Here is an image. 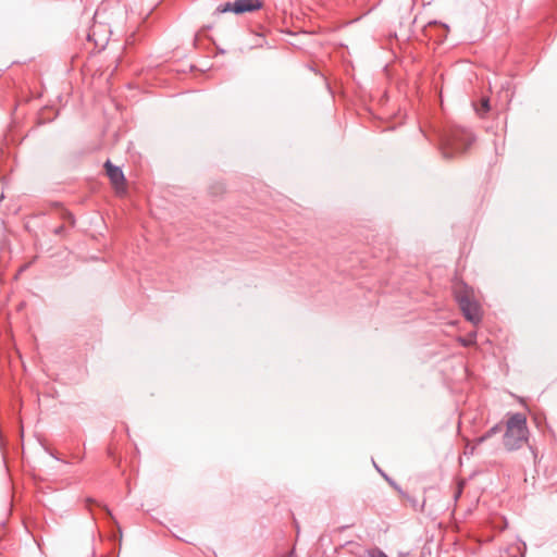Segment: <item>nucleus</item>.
Instances as JSON below:
<instances>
[{"mask_svg":"<svg viewBox=\"0 0 557 557\" xmlns=\"http://www.w3.org/2000/svg\"><path fill=\"white\" fill-rule=\"evenodd\" d=\"M469 129L450 127L441 135V150L444 158H453L465 152L473 141Z\"/></svg>","mask_w":557,"mask_h":557,"instance_id":"obj_1","label":"nucleus"},{"mask_svg":"<svg viewBox=\"0 0 557 557\" xmlns=\"http://www.w3.org/2000/svg\"><path fill=\"white\" fill-rule=\"evenodd\" d=\"M527 418L517 412L509 417L504 434V446L508 450L519 449L528 440Z\"/></svg>","mask_w":557,"mask_h":557,"instance_id":"obj_2","label":"nucleus"},{"mask_svg":"<svg viewBox=\"0 0 557 557\" xmlns=\"http://www.w3.org/2000/svg\"><path fill=\"white\" fill-rule=\"evenodd\" d=\"M455 297L460 310L468 321L472 322L473 324L481 322V308L476 301L470 298L467 290H456Z\"/></svg>","mask_w":557,"mask_h":557,"instance_id":"obj_3","label":"nucleus"},{"mask_svg":"<svg viewBox=\"0 0 557 557\" xmlns=\"http://www.w3.org/2000/svg\"><path fill=\"white\" fill-rule=\"evenodd\" d=\"M263 3L261 0H235L234 2H224L218 5L215 12L226 13L233 12L235 14H243L260 10Z\"/></svg>","mask_w":557,"mask_h":557,"instance_id":"obj_4","label":"nucleus"},{"mask_svg":"<svg viewBox=\"0 0 557 557\" xmlns=\"http://www.w3.org/2000/svg\"><path fill=\"white\" fill-rule=\"evenodd\" d=\"M107 175L117 193L124 189V173L121 168L113 165L109 160L104 163Z\"/></svg>","mask_w":557,"mask_h":557,"instance_id":"obj_5","label":"nucleus"},{"mask_svg":"<svg viewBox=\"0 0 557 557\" xmlns=\"http://www.w3.org/2000/svg\"><path fill=\"white\" fill-rule=\"evenodd\" d=\"M490 109H491V107H490V99L488 98H483L481 100L480 107L475 108V111H476V113L480 116H484L490 111Z\"/></svg>","mask_w":557,"mask_h":557,"instance_id":"obj_6","label":"nucleus"},{"mask_svg":"<svg viewBox=\"0 0 557 557\" xmlns=\"http://www.w3.org/2000/svg\"><path fill=\"white\" fill-rule=\"evenodd\" d=\"M500 431V426L498 424L494 425L493 428H491L484 435L480 436L476 438V443L478 444H481L483 443L484 441H486L487 438H490L491 436L495 435L496 433H498Z\"/></svg>","mask_w":557,"mask_h":557,"instance_id":"obj_7","label":"nucleus"},{"mask_svg":"<svg viewBox=\"0 0 557 557\" xmlns=\"http://www.w3.org/2000/svg\"><path fill=\"white\" fill-rule=\"evenodd\" d=\"M408 500L411 503L412 507L417 510H420L422 511L423 508H424V504H425V500L423 499L421 503H419L418 499L413 498V497H407Z\"/></svg>","mask_w":557,"mask_h":557,"instance_id":"obj_8","label":"nucleus"},{"mask_svg":"<svg viewBox=\"0 0 557 557\" xmlns=\"http://www.w3.org/2000/svg\"><path fill=\"white\" fill-rule=\"evenodd\" d=\"M463 346L468 347L475 343V333L469 334L466 338H460Z\"/></svg>","mask_w":557,"mask_h":557,"instance_id":"obj_9","label":"nucleus"},{"mask_svg":"<svg viewBox=\"0 0 557 557\" xmlns=\"http://www.w3.org/2000/svg\"><path fill=\"white\" fill-rule=\"evenodd\" d=\"M366 557H388L385 553L380 549H370L367 552Z\"/></svg>","mask_w":557,"mask_h":557,"instance_id":"obj_10","label":"nucleus"},{"mask_svg":"<svg viewBox=\"0 0 557 557\" xmlns=\"http://www.w3.org/2000/svg\"><path fill=\"white\" fill-rule=\"evenodd\" d=\"M63 231H64V226H63V225H60V226H58V227H55V228H54L53 233H54L55 235H61V234L63 233Z\"/></svg>","mask_w":557,"mask_h":557,"instance_id":"obj_11","label":"nucleus"},{"mask_svg":"<svg viewBox=\"0 0 557 557\" xmlns=\"http://www.w3.org/2000/svg\"><path fill=\"white\" fill-rule=\"evenodd\" d=\"M510 557H518V554H512L510 555Z\"/></svg>","mask_w":557,"mask_h":557,"instance_id":"obj_12","label":"nucleus"}]
</instances>
